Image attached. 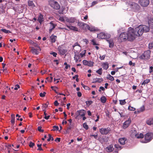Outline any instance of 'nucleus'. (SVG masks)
Masks as SVG:
<instances>
[{"mask_svg": "<svg viewBox=\"0 0 153 153\" xmlns=\"http://www.w3.org/2000/svg\"><path fill=\"white\" fill-rule=\"evenodd\" d=\"M145 107L143 106L140 108L139 110L137 111V112L138 113H140V112H143L145 110Z\"/></svg>", "mask_w": 153, "mask_h": 153, "instance_id": "nucleus-35", "label": "nucleus"}, {"mask_svg": "<svg viewBox=\"0 0 153 153\" xmlns=\"http://www.w3.org/2000/svg\"><path fill=\"white\" fill-rule=\"evenodd\" d=\"M73 47L74 52H78L81 50V47L77 42H76L74 44V45H73Z\"/></svg>", "mask_w": 153, "mask_h": 153, "instance_id": "nucleus-11", "label": "nucleus"}, {"mask_svg": "<svg viewBox=\"0 0 153 153\" xmlns=\"http://www.w3.org/2000/svg\"><path fill=\"white\" fill-rule=\"evenodd\" d=\"M84 111L83 110H78L76 113L77 115L75 118L77 119L79 116H80L81 117L84 116L85 114Z\"/></svg>", "mask_w": 153, "mask_h": 153, "instance_id": "nucleus-15", "label": "nucleus"}, {"mask_svg": "<svg viewBox=\"0 0 153 153\" xmlns=\"http://www.w3.org/2000/svg\"><path fill=\"white\" fill-rule=\"evenodd\" d=\"M83 88L86 90H89L90 89V88L88 86L85 85Z\"/></svg>", "mask_w": 153, "mask_h": 153, "instance_id": "nucleus-59", "label": "nucleus"}, {"mask_svg": "<svg viewBox=\"0 0 153 153\" xmlns=\"http://www.w3.org/2000/svg\"><path fill=\"white\" fill-rule=\"evenodd\" d=\"M101 102L102 103H105L107 99L105 96H102L100 99Z\"/></svg>", "mask_w": 153, "mask_h": 153, "instance_id": "nucleus-31", "label": "nucleus"}, {"mask_svg": "<svg viewBox=\"0 0 153 153\" xmlns=\"http://www.w3.org/2000/svg\"><path fill=\"white\" fill-rule=\"evenodd\" d=\"M129 5L131 8L132 11L134 12H139L140 10V7L137 3L134 2H131L129 4Z\"/></svg>", "mask_w": 153, "mask_h": 153, "instance_id": "nucleus-2", "label": "nucleus"}, {"mask_svg": "<svg viewBox=\"0 0 153 153\" xmlns=\"http://www.w3.org/2000/svg\"><path fill=\"white\" fill-rule=\"evenodd\" d=\"M148 24L150 27L153 28V19H151L149 20Z\"/></svg>", "mask_w": 153, "mask_h": 153, "instance_id": "nucleus-33", "label": "nucleus"}, {"mask_svg": "<svg viewBox=\"0 0 153 153\" xmlns=\"http://www.w3.org/2000/svg\"><path fill=\"white\" fill-rule=\"evenodd\" d=\"M93 81L92 82L93 83H100L103 81V79L102 78H96L93 79Z\"/></svg>", "mask_w": 153, "mask_h": 153, "instance_id": "nucleus-20", "label": "nucleus"}, {"mask_svg": "<svg viewBox=\"0 0 153 153\" xmlns=\"http://www.w3.org/2000/svg\"><path fill=\"white\" fill-rule=\"evenodd\" d=\"M141 29L142 30L143 33L144 32H148L150 30L149 27L146 25H141Z\"/></svg>", "mask_w": 153, "mask_h": 153, "instance_id": "nucleus-17", "label": "nucleus"}, {"mask_svg": "<svg viewBox=\"0 0 153 153\" xmlns=\"http://www.w3.org/2000/svg\"><path fill=\"white\" fill-rule=\"evenodd\" d=\"M49 33H51L52 31L56 27V25L53 22L51 21L49 23Z\"/></svg>", "mask_w": 153, "mask_h": 153, "instance_id": "nucleus-13", "label": "nucleus"}, {"mask_svg": "<svg viewBox=\"0 0 153 153\" xmlns=\"http://www.w3.org/2000/svg\"><path fill=\"white\" fill-rule=\"evenodd\" d=\"M59 51L61 54L63 55L65 54L67 51L66 50L62 49L59 50Z\"/></svg>", "mask_w": 153, "mask_h": 153, "instance_id": "nucleus-39", "label": "nucleus"}, {"mask_svg": "<svg viewBox=\"0 0 153 153\" xmlns=\"http://www.w3.org/2000/svg\"><path fill=\"white\" fill-rule=\"evenodd\" d=\"M15 115L12 114L11 115V122L13 125L15 123Z\"/></svg>", "mask_w": 153, "mask_h": 153, "instance_id": "nucleus-34", "label": "nucleus"}, {"mask_svg": "<svg viewBox=\"0 0 153 153\" xmlns=\"http://www.w3.org/2000/svg\"><path fill=\"white\" fill-rule=\"evenodd\" d=\"M46 93L44 92L43 93H41L39 94V96L41 97H44L45 96Z\"/></svg>", "mask_w": 153, "mask_h": 153, "instance_id": "nucleus-50", "label": "nucleus"}, {"mask_svg": "<svg viewBox=\"0 0 153 153\" xmlns=\"http://www.w3.org/2000/svg\"><path fill=\"white\" fill-rule=\"evenodd\" d=\"M51 42L52 43H54L55 42L56 39L57 38V36L52 34L50 37Z\"/></svg>", "mask_w": 153, "mask_h": 153, "instance_id": "nucleus-23", "label": "nucleus"}, {"mask_svg": "<svg viewBox=\"0 0 153 153\" xmlns=\"http://www.w3.org/2000/svg\"><path fill=\"white\" fill-rule=\"evenodd\" d=\"M42 144H37V146L38 147V149H37V150H43L42 149L41 147Z\"/></svg>", "mask_w": 153, "mask_h": 153, "instance_id": "nucleus-52", "label": "nucleus"}, {"mask_svg": "<svg viewBox=\"0 0 153 153\" xmlns=\"http://www.w3.org/2000/svg\"><path fill=\"white\" fill-rule=\"evenodd\" d=\"M34 145L35 144L34 143L30 142L29 144V146L30 148H33Z\"/></svg>", "mask_w": 153, "mask_h": 153, "instance_id": "nucleus-53", "label": "nucleus"}, {"mask_svg": "<svg viewBox=\"0 0 153 153\" xmlns=\"http://www.w3.org/2000/svg\"><path fill=\"white\" fill-rule=\"evenodd\" d=\"M86 52V51L85 50H84L82 51V52L80 54L81 58L82 57L85 56Z\"/></svg>", "mask_w": 153, "mask_h": 153, "instance_id": "nucleus-38", "label": "nucleus"}, {"mask_svg": "<svg viewBox=\"0 0 153 153\" xmlns=\"http://www.w3.org/2000/svg\"><path fill=\"white\" fill-rule=\"evenodd\" d=\"M146 123L149 125H153V118L149 119L146 121Z\"/></svg>", "mask_w": 153, "mask_h": 153, "instance_id": "nucleus-28", "label": "nucleus"}, {"mask_svg": "<svg viewBox=\"0 0 153 153\" xmlns=\"http://www.w3.org/2000/svg\"><path fill=\"white\" fill-rule=\"evenodd\" d=\"M86 27L88 30H90L91 31H96V29L93 26H90L87 25V26H86Z\"/></svg>", "mask_w": 153, "mask_h": 153, "instance_id": "nucleus-24", "label": "nucleus"}, {"mask_svg": "<svg viewBox=\"0 0 153 153\" xmlns=\"http://www.w3.org/2000/svg\"><path fill=\"white\" fill-rule=\"evenodd\" d=\"M149 47L150 49H153V41L149 44Z\"/></svg>", "mask_w": 153, "mask_h": 153, "instance_id": "nucleus-51", "label": "nucleus"}, {"mask_svg": "<svg viewBox=\"0 0 153 153\" xmlns=\"http://www.w3.org/2000/svg\"><path fill=\"white\" fill-rule=\"evenodd\" d=\"M100 141L102 143L107 142L108 141V138L106 137H105L104 138H101Z\"/></svg>", "mask_w": 153, "mask_h": 153, "instance_id": "nucleus-26", "label": "nucleus"}, {"mask_svg": "<svg viewBox=\"0 0 153 153\" xmlns=\"http://www.w3.org/2000/svg\"><path fill=\"white\" fill-rule=\"evenodd\" d=\"M83 127L86 130H87L88 128V126L87 125L86 123H84L83 124Z\"/></svg>", "mask_w": 153, "mask_h": 153, "instance_id": "nucleus-47", "label": "nucleus"}, {"mask_svg": "<svg viewBox=\"0 0 153 153\" xmlns=\"http://www.w3.org/2000/svg\"><path fill=\"white\" fill-rule=\"evenodd\" d=\"M82 63L84 65H87L90 67H92L93 66L94 62L91 61H88L86 60H84L82 61Z\"/></svg>", "mask_w": 153, "mask_h": 153, "instance_id": "nucleus-12", "label": "nucleus"}, {"mask_svg": "<svg viewBox=\"0 0 153 153\" xmlns=\"http://www.w3.org/2000/svg\"><path fill=\"white\" fill-rule=\"evenodd\" d=\"M53 130H59V127L58 126H53Z\"/></svg>", "mask_w": 153, "mask_h": 153, "instance_id": "nucleus-54", "label": "nucleus"}, {"mask_svg": "<svg viewBox=\"0 0 153 153\" xmlns=\"http://www.w3.org/2000/svg\"><path fill=\"white\" fill-rule=\"evenodd\" d=\"M141 25H140L134 29V34L137 36H140L143 34V32L142 30H141Z\"/></svg>", "mask_w": 153, "mask_h": 153, "instance_id": "nucleus-6", "label": "nucleus"}, {"mask_svg": "<svg viewBox=\"0 0 153 153\" xmlns=\"http://www.w3.org/2000/svg\"><path fill=\"white\" fill-rule=\"evenodd\" d=\"M135 136L137 138H142L143 137L144 135L142 133H140V134L137 133L135 134Z\"/></svg>", "mask_w": 153, "mask_h": 153, "instance_id": "nucleus-27", "label": "nucleus"}, {"mask_svg": "<svg viewBox=\"0 0 153 153\" xmlns=\"http://www.w3.org/2000/svg\"><path fill=\"white\" fill-rule=\"evenodd\" d=\"M49 4L51 6L56 10H58L60 8V6L57 1H52L50 2Z\"/></svg>", "mask_w": 153, "mask_h": 153, "instance_id": "nucleus-7", "label": "nucleus"}, {"mask_svg": "<svg viewBox=\"0 0 153 153\" xmlns=\"http://www.w3.org/2000/svg\"><path fill=\"white\" fill-rule=\"evenodd\" d=\"M19 88L20 86L19 85L17 84L15 85L14 89L15 90H18V88Z\"/></svg>", "mask_w": 153, "mask_h": 153, "instance_id": "nucleus-57", "label": "nucleus"}, {"mask_svg": "<svg viewBox=\"0 0 153 153\" xmlns=\"http://www.w3.org/2000/svg\"><path fill=\"white\" fill-rule=\"evenodd\" d=\"M111 129L109 127L107 128H102L99 129V131L102 135H106L110 133Z\"/></svg>", "mask_w": 153, "mask_h": 153, "instance_id": "nucleus-5", "label": "nucleus"}, {"mask_svg": "<svg viewBox=\"0 0 153 153\" xmlns=\"http://www.w3.org/2000/svg\"><path fill=\"white\" fill-rule=\"evenodd\" d=\"M54 105L56 106H58L59 104L57 100L55 101V102H54Z\"/></svg>", "mask_w": 153, "mask_h": 153, "instance_id": "nucleus-64", "label": "nucleus"}, {"mask_svg": "<svg viewBox=\"0 0 153 153\" xmlns=\"http://www.w3.org/2000/svg\"><path fill=\"white\" fill-rule=\"evenodd\" d=\"M127 34L128 36V40L130 41H133L135 39L136 36H137L134 34V29L131 27L128 28Z\"/></svg>", "mask_w": 153, "mask_h": 153, "instance_id": "nucleus-1", "label": "nucleus"}, {"mask_svg": "<svg viewBox=\"0 0 153 153\" xmlns=\"http://www.w3.org/2000/svg\"><path fill=\"white\" fill-rule=\"evenodd\" d=\"M153 137V134L149 132L147 133L144 135V140H142L141 142L142 143H148L152 140Z\"/></svg>", "mask_w": 153, "mask_h": 153, "instance_id": "nucleus-3", "label": "nucleus"}, {"mask_svg": "<svg viewBox=\"0 0 153 153\" xmlns=\"http://www.w3.org/2000/svg\"><path fill=\"white\" fill-rule=\"evenodd\" d=\"M107 79H108L111 81H113L114 79V77L113 76H111L110 74H108V76L107 77Z\"/></svg>", "mask_w": 153, "mask_h": 153, "instance_id": "nucleus-37", "label": "nucleus"}, {"mask_svg": "<svg viewBox=\"0 0 153 153\" xmlns=\"http://www.w3.org/2000/svg\"><path fill=\"white\" fill-rule=\"evenodd\" d=\"M66 26L69 29V30H73L74 31H79L78 28L76 26L69 25H66Z\"/></svg>", "mask_w": 153, "mask_h": 153, "instance_id": "nucleus-16", "label": "nucleus"}, {"mask_svg": "<svg viewBox=\"0 0 153 153\" xmlns=\"http://www.w3.org/2000/svg\"><path fill=\"white\" fill-rule=\"evenodd\" d=\"M42 127L41 126H39L38 127V130L40 132H43L44 131V130L42 129Z\"/></svg>", "mask_w": 153, "mask_h": 153, "instance_id": "nucleus-55", "label": "nucleus"}, {"mask_svg": "<svg viewBox=\"0 0 153 153\" xmlns=\"http://www.w3.org/2000/svg\"><path fill=\"white\" fill-rule=\"evenodd\" d=\"M50 54L51 55H52L53 56L55 57H56L57 55V53L55 52H51L50 53Z\"/></svg>", "mask_w": 153, "mask_h": 153, "instance_id": "nucleus-56", "label": "nucleus"}, {"mask_svg": "<svg viewBox=\"0 0 153 153\" xmlns=\"http://www.w3.org/2000/svg\"><path fill=\"white\" fill-rule=\"evenodd\" d=\"M1 30L5 33H11V32L10 31L6 30L5 29H1Z\"/></svg>", "mask_w": 153, "mask_h": 153, "instance_id": "nucleus-44", "label": "nucleus"}, {"mask_svg": "<svg viewBox=\"0 0 153 153\" xmlns=\"http://www.w3.org/2000/svg\"><path fill=\"white\" fill-rule=\"evenodd\" d=\"M33 45L34 47H37V48H38V50H39V51H41V49L40 48L39 46L36 43H33Z\"/></svg>", "mask_w": 153, "mask_h": 153, "instance_id": "nucleus-40", "label": "nucleus"}, {"mask_svg": "<svg viewBox=\"0 0 153 153\" xmlns=\"http://www.w3.org/2000/svg\"><path fill=\"white\" fill-rule=\"evenodd\" d=\"M31 51L33 54L36 55L38 54L40 51L38 50V48L36 49L33 47H31Z\"/></svg>", "mask_w": 153, "mask_h": 153, "instance_id": "nucleus-19", "label": "nucleus"}, {"mask_svg": "<svg viewBox=\"0 0 153 153\" xmlns=\"http://www.w3.org/2000/svg\"><path fill=\"white\" fill-rule=\"evenodd\" d=\"M129 65H132L133 66H135V64L134 63H132L131 61H130L129 62Z\"/></svg>", "mask_w": 153, "mask_h": 153, "instance_id": "nucleus-58", "label": "nucleus"}, {"mask_svg": "<svg viewBox=\"0 0 153 153\" xmlns=\"http://www.w3.org/2000/svg\"><path fill=\"white\" fill-rule=\"evenodd\" d=\"M102 65L103 68L105 70H107L108 68V64L107 62L103 63Z\"/></svg>", "mask_w": 153, "mask_h": 153, "instance_id": "nucleus-30", "label": "nucleus"}, {"mask_svg": "<svg viewBox=\"0 0 153 153\" xmlns=\"http://www.w3.org/2000/svg\"><path fill=\"white\" fill-rule=\"evenodd\" d=\"M98 3V2L97 1H94L92 2L91 4V6H93L94 5H95L97 4Z\"/></svg>", "mask_w": 153, "mask_h": 153, "instance_id": "nucleus-61", "label": "nucleus"}, {"mask_svg": "<svg viewBox=\"0 0 153 153\" xmlns=\"http://www.w3.org/2000/svg\"><path fill=\"white\" fill-rule=\"evenodd\" d=\"M97 37L99 39H108L110 38V34L106 35L105 33L102 32L97 34Z\"/></svg>", "mask_w": 153, "mask_h": 153, "instance_id": "nucleus-10", "label": "nucleus"}, {"mask_svg": "<svg viewBox=\"0 0 153 153\" xmlns=\"http://www.w3.org/2000/svg\"><path fill=\"white\" fill-rule=\"evenodd\" d=\"M93 102L91 100L86 101L85 102L86 105L88 106H89L93 103Z\"/></svg>", "mask_w": 153, "mask_h": 153, "instance_id": "nucleus-45", "label": "nucleus"}, {"mask_svg": "<svg viewBox=\"0 0 153 153\" xmlns=\"http://www.w3.org/2000/svg\"><path fill=\"white\" fill-rule=\"evenodd\" d=\"M76 21V19L74 17L67 18L66 21L69 23H74Z\"/></svg>", "mask_w": 153, "mask_h": 153, "instance_id": "nucleus-18", "label": "nucleus"}, {"mask_svg": "<svg viewBox=\"0 0 153 153\" xmlns=\"http://www.w3.org/2000/svg\"><path fill=\"white\" fill-rule=\"evenodd\" d=\"M126 140V138L123 137L119 139L118 141L120 144L124 145L125 144Z\"/></svg>", "mask_w": 153, "mask_h": 153, "instance_id": "nucleus-25", "label": "nucleus"}, {"mask_svg": "<svg viewBox=\"0 0 153 153\" xmlns=\"http://www.w3.org/2000/svg\"><path fill=\"white\" fill-rule=\"evenodd\" d=\"M5 146L9 149H11V146L10 144H7L5 145Z\"/></svg>", "mask_w": 153, "mask_h": 153, "instance_id": "nucleus-60", "label": "nucleus"}, {"mask_svg": "<svg viewBox=\"0 0 153 153\" xmlns=\"http://www.w3.org/2000/svg\"><path fill=\"white\" fill-rule=\"evenodd\" d=\"M127 33L123 32L121 33L119 36V39L121 41H125L128 40Z\"/></svg>", "mask_w": 153, "mask_h": 153, "instance_id": "nucleus-9", "label": "nucleus"}, {"mask_svg": "<svg viewBox=\"0 0 153 153\" xmlns=\"http://www.w3.org/2000/svg\"><path fill=\"white\" fill-rule=\"evenodd\" d=\"M107 148L108 149V151L109 152H111L114 149L113 146L111 145H110L109 146H108L107 147Z\"/></svg>", "mask_w": 153, "mask_h": 153, "instance_id": "nucleus-32", "label": "nucleus"}, {"mask_svg": "<svg viewBox=\"0 0 153 153\" xmlns=\"http://www.w3.org/2000/svg\"><path fill=\"white\" fill-rule=\"evenodd\" d=\"M128 109L130 111H134L135 110V108L131 106H129Z\"/></svg>", "mask_w": 153, "mask_h": 153, "instance_id": "nucleus-49", "label": "nucleus"}, {"mask_svg": "<svg viewBox=\"0 0 153 153\" xmlns=\"http://www.w3.org/2000/svg\"><path fill=\"white\" fill-rule=\"evenodd\" d=\"M78 25L80 27L83 28L84 26H87V25L82 22H78Z\"/></svg>", "mask_w": 153, "mask_h": 153, "instance_id": "nucleus-29", "label": "nucleus"}, {"mask_svg": "<svg viewBox=\"0 0 153 153\" xmlns=\"http://www.w3.org/2000/svg\"><path fill=\"white\" fill-rule=\"evenodd\" d=\"M139 3L140 5L143 7H146L149 4V0H139Z\"/></svg>", "mask_w": 153, "mask_h": 153, "instance_id": "nucleus-8", "label": "nucleus"}, {"mask_svg": "<svg viewBox=\"0 0 153 153\" xmlns=\"http://www.w3.org/2000/svg\"><path fill=\"white\" fill-rule=\"evenodd\" d=\"M96 72L100 75H101L102 74V69L101 68H99L96 71Z\"/></svg>", "mask_w": 153, "mask_h": 153, "instance_id": "nucleus-41", "label": "nucleus"}, {"mask_svg": "<svg viewBox=\"0 0 153 153\" xmlns=\"http://www.w3.org/2000/svg\"><path fill=\"white\" fill-rule=\"evenodd\" d=\"M131 122V119L129 118L128 120L126 121L123 124V129H126L130 125Z\"/></svg>", "mask_w": 153, "mask_h": 153, "instance_id": "nucleus-14", "label": "nucleus"}, {"mask_svg": "<svg viewBox=\"0 0 153 153\" xmlns=\"http://www.w3.org/2000/svg\"><path fill=\"white\" fill-rule=\"evenodd\" d=\"M151 51L148 50L144 52V53L139 57L142 59H148L150 57Z\"/></svg>", "mask_w": 153, "mask_h": 153, "instance_id": "nucleus-4", "label": "nucleus"}, {"mask_svg": "<svg viewBox=\"0 0 153 153\" xmlns=\"http://www.w3.org/2000/svg\"><path fill=\"white\" fill-rule=\"evenodd\" d=\"M126 102L125 101V100H120V104L121 105H124L126 104Z\"/></svg>", "mask_w": 153, "mask_h": 153, "instance_id": "nucleus-46", "label": "nucleus"}, {"mask_svg": "<svg viewBox=\"0 0 153 153\" xmlns=\"http://www.w3.org/2000/svg\"><path fill=\"white\" fill-rule=\"evenodd\" d=\"M107 42L109 44V47L110 48H113L114 46V43L112 39H110L108 40H107Z\"/></svg>", "mask_w": 153, "mask_h": 153, "instance_id": "nucleus-22", "label": "nucleus"}, {"mask_svg": "<svg viewBox=\"0 0 153 153\" xmlns=\"http://www.w3.org/2000/svg\"><path fill=\"white\" fill-rule=\"evenodd\" d=\"M28 4L29 6H32V7L34 6V5L33 3V1H28Z\"/></svg>", "mask_w": 153, "mask_h": 153, "instance_id": "nucleus-48", "label": "nucleus"}, {"mask_svg": "<svg viewBox=\"0 0 153 153\" xmlns=\"http://www.w3.org/2000/svg\"><path fill=\"white\" fill-rule=\"evenodd\" d=\"M39 22L41 24L42 22L44 20L43 15L40 14L37 19Z\"/></svg>", "mask_w": 153, "mask_h": 153, "instance_id": "nucleus-21", "label": "nucleus"}, {"mask_svg": "<svg viewBox=\"0 0 153 153\" xmlns=\"http://www.w3.org/2000/svg\"><path fill=\"white\" fill-rule=\"evenodd\" d=\"M105 57V55H103L102 56H100L99 58L101 60H104Z\"/></svg>", "mask_w": 153, "mask_h": 153, "instance_id": "nucleus-62", "label": "nucleus"}, {"mask_svg": "<svg viewBox=\"0 0 153 153\" xmlns=\"http://www.w3.org/2000/svg\"><path fill=\"white\" fill-rule=\"evenodd\" d=\"M150 82V80L149 79H146L144 80L142 83V85H145L146 84H148Z\"/></svg>", "mask_w": 153, "mask_h": 153, "instance_id": "nucleus-36", "label": "nucleus"}, {"mask_svg": "<svg viewBox=\"0 0 153 153\" xmlns=\"http://www.w3.org/2000/svg\"><path fill=\"white\" fill-rule=\"evenodd\" d=\"M79 52H76V53L75 54V57H76L77 58H79V59L81 58L80 54H79Z\"/></svg>", "mask_w": 153, "mask_h": 153, "instance_id": "nucleus-42", "label": "nucleus"}, {"mask_svg": "<svg viewBox=\"0 0 153 153\" xmlns=\"http://www.w3.org/2000/svg\"><path fill=\"white\" fill-rule=\"evenodd\" d=\"M59 20L62 22H64L65 20L63 17L62 16L59 17Z\"/></svg>", "mask_w": 153, "mask_h": 153, "instance_id": "nucleus-63", "label": "nucleus"}, {"mask_svg": "<svg viewBox=\"0 0 153 153\" xmlns=\"http://www.w3.org/2000/svg\"><path fill=\"white\" fill-rule=\"evenodd\" d=\"M49 138L47 139V141H50V140H51L52 141H53L54 140V139L51 136V134H48Z\"/></svg>", "mask_w": 153, "mask_h": 153, "instance_id": "nucleus-43", "label": "nucleus"}]
</instances>
